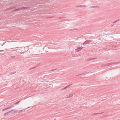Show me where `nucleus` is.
Masks as SVG:
<instances>
[{"label":"nucleus","instance_id":"13","mask_svg":"<svg viewBox=\"0 0 120 120\" xmlns=\"http://www.w3.org/2000/svg\"><path fill=\"white\" fill-rule=\"evenodd\" d=\"M8 109V107L7 108H4V109H3L2 110L3 111H5V110H7V109Z\"/></svg>","mask_w":120,"mask_h":120},{"label":"nucleus","instance_id":"16","mask_svg":"<svg viewBox=\"0 0 120 120\" xmlns=\"http://www.w3.org/2000/svg\"><path fill=\"white\" fill-rule=\"evenodd\" d=\"M119 20V19H118V20H116V21L114 22H112V23H115L116 22H117Z\"/></svg>","mask_w":120,"mask_h":120},{"label":"nucleus","instance_id":"15","mask_svg":"<svg viewBox=\"0 0 120 120\" xmlns=\"http://www.w3.org/2000/svg\"><path fill=\"white\" fill-rule=\"evenodd\" d=\"M96 7L95 6H91L90 7H89V8H95Z\"/></svg>","mask_w":120,"mask_h":120},{"label":"nucleus","instance_id":"22","mask_svg":"<svg viewBox=\"0 0 120 120\" xmlns=\"http://www.w3.org/2000/svg\"><path fill=\"white\" fill-rule=\"evenodd\" d=\"M14 49V48H11V49Z\"/></svg>","mask_w":120,"mask_h":120},{"label":"nucleus","instance_id":"24","mask_svg":"<svg viewBox=\"0 0 120 120\" xmlns=\"http://www.w3.org/2000/svg\"><path fill=\"white\" fill-rule=\"evenodd\" d=\"M3 51V50H0V52H1L2 51Z\"/></svg>","mask_w":120,"mask_h":120},{"label":"nucleus","instance_id":"6","mask_svg":"<svg viewBox=\"0 0 120 120\" xmlns=\"http://www.w3.org/2000/svg\"><path fill=\"white\" fill-rule=\"evenodd\" d=\"M74 94H70L68 95H66V98H69L71 97Z\"/></svg>","mask_w":120,"mask_h":120},{"label":"nucleus","instance_id":"18","mask_svg":"<svg viewBox=\"0 0 120 120\" xmlns=\"http://www.w3.org/2000/svg\"><path fill=\"white\" fill-rule=\"evenodd\" d=\"M101 113H94V115H96V114H100Z\"/></svg>","mask_w":120,"mask_h":120},{"label":"nucleus","instance_id":"21","mask_svg":"<svg viewBox=\"0 0 120 120\" xmlns=\"http://www.w3.org/2000/svg\"><path fill=\"white\" fill-rule=\"evenodd\" d=\"M82 6L80 5V6H77L76 7H82Z\"/></svg>","mask_w":120,"mask_h":120},{"label":"nucleus","instance_id":"7","mask_svg":"<svg viewBox=\"0 0 120 120\" xmlns=\"http://www.w3.org/2000/svg\"><path fill=\"white\" fill-rule=\"evenodd\" d=\"M16 51L17 52H19V51H18V50H20V49H21V48H19V47H16Z\"/></svg>","mask_w":120,"mask_h":120},{"label":"nucleus","instance_id":"11","mask_svg":"<svg viewBox=\"0 0 120 120\" xmlns=\"http://www.w3.org/2000/svg\"><path fill=\"white\" fill-rule=\"evenodd\" d=\"M15 106L13 105H11L9 107H8L9 109L11 108H12L13 107H14Z\"/></svg>","mask_w":120,"mask_h":120},{"label":"nucleus","instance_id":"4","mask_svg":"<svg viewBox=\"0 0 120 120\" xmlns=\"http://www.w3.org/2000/svg\"><path fill=\"white\" fill-rule=\"evenodd\" d=\"M84 48V47H78L77 48L75 49L76 51L77 52H79V51L81 50L82 49Z\"/></svg>","mask_w":120,"mask_h":120},{"label":"nucleus","instance_id":"14","mask_svg":"<svg viewBox=\"0 0 120 120\" xmlns=\"http://www.w3.org/2000/svg\"><path fill=\"white\" fill-rule=\"evenodd\" d=\"M20 101H19L18 102H17L16 103H14V105H16V104H18L20 102Z\"/></svg>","mask_w":120,"mask_h":120},{"label":"nucleus","instance_id":"19","mask_svg":"<svg viewBox=\"0 0 120 120\" xmlns=\"http://www.w3.org/2000/svg\"><path fill=\"white\" fill-rule=\"evenodd\" d=\"M23 111V110H20V111H19L18 112V113H19V112H22V111Z\"/></svg>","mask_w":120,"mask_h":120},{"label":"nucleus","instance_id":"23","mask_svg":"<svg viewBox=\"0 0 120 120\" xmlns=\"http://www.w3.org/2000/svg\"><path fill=\"white\" fill-rule=\"evenodd\" d=\"M82 74H80V75H77L76 76H79V75H82Z\"/></svg>","mask_w":120,"mask_h":120},{"label":"nucleus","instance_id":"10","mask_svg":"<svg viewBox=\"0 0 120 120\" xmlns=\"http://www.w3.org/2000/svg\"><path fill=\"white\" fill-rule=\"evenodd\" d=\"M16 73V71H14L13 72H11L9 74V75H12L13 74H15Z\"/></svg>","mask_w":120,"mask_h":120},{"label":"nucleus","instance_id":"26","mask_svg":"<svg viewBox=\"0 0 120 120\" xmlns=\"http://www.w3.org/2000/svg\"><path fill=\"white\" fill-rule=\"evenodd\" d=\"M3 45H2V46H3Z\"/></svg>","mask_w":120,"mask_h":120},{"label":"nucleus","instance_id":"25","mask_svg":"<svg viewBox=\"0 0 120 120\" xmlns=\"http://www.w3.org/2000/svg\"><path fill=\"white\" fill-rule=\"evenodd\" d=\"M59 19L61 18V17H59Z\"/></svg>","mask_w":120,"mask_h":120},{"label":"nucleus","instance_id":"1","mask_svg":"<svg viewBox=\"0 0 120 120\" xmlns=\"http://www.w3.org/2000/svg\"><path fill=\"white\" fill-rule=\"evenodd\" d=\"M27 52L32 54H35L37 53L36 49L33 48H31L28 49Z\"/></svg>","mask_w":120,"mask_h":120},{"label":"nucleus","instance_id":"2","mask_svg":"<svg viewBox=\"0 0 120 120\" xmlns=\"http://www.w3.org/2000/svg\"><path fill=\"white\" fill-rule=\"evenodd\" d=\"M29 8V7H22L21 8H20L18 9L14 10L12 11H19L21 10H23L24 9L25 10H27Z\"/></svg>","mask_w":120,"mask_h":120},{"label":"nucleus","instance_id":"8","mask_svg":"<svg viewBox=\"0 0 120 120\" xmlns=\"http://www.w3.org/2000/svg\"><path fill=\"white\" fill-rule=\"evenodd\" d=\"M97 58H89L88 59V60H94L95 59H97Z\"/></svg>","mask_w":120,"mask_h":120},{"label":"nucleus","instance_id":"5","mask_svg":"<svg viewBox=\"0 0 120 120\" xmlns=\"http://www.w3.org/2000/svg\"><path fill=\"white\" fill-rule=\"evenodd\" d=\"M11 111H9L8 112H6V113H5L4 114V116L6 117L8 116V115L11 112Z\"/></svg>","mask_w":120,"mask_h":120},{"label":"nucleus","instance_id":"12","mask_svg":"<svg viewBox=\"0 0 120 120\" xmlns=\"http://www.w3.org/2000/svg\"><path fill=\"white\" fill-rule=\"evenodd\" d=\"M70 86V85H68L67 86H66V87H64V88L63 89H62V90H64L66 89V88Z\"/></svg>","mask_w":120,"mask_h":120},{"label":"nucleus","instance_id":"17","mask_svg":"<svg viewBox=\"0 0 120 120\" xmlns=\"http://www.w3.org/2000/svg\"><path fill=\"white\" fill-rule=\"evenodd\" d=\"M78 29H72V30H77Z\"/></svg>","mask_w":120,"mask_h":120},{"label":"nucleus","instance_id":"9","mask_svg":"<svg viewBox=\"0 0 120 120\" xmlns=\"http://www.w3.org/2000/svg\"><path fill=\"white\" fill-rule=\"evenodd\" d=\"M112 64L111 63H109L108 64H105L104 65V66H108L109 65H110Z\"/></svg>","mask_w":120,"mask_h":120},{"label":"nucleus","instance_id":"20","mask_svg":"<svg viewBox=\"0 0 120 120\" xmlns=\"http://www.w3.org/2000/svg\"><path fill=\"white\" fill-rule=\"evenodd\" d=\"M56 69H52V70H49V71H53V70H56Z\"/></svg>","mask_w":120,"mask_h":120},{"label":"nucleus","instance_id":"3","mask_svg":"<svg viewBox=\"0 0 120 120\" xmlns=\"http://www.w3.org/2000/svg\"><path fill=\"white\" fill-rule=\"evenodd\" d=\"M91 41L90 40H88L86 41H85L83 44L84 45V44H88L89 43L91 42Z\"/></svg>","mask_w":120,"mask_h":120}]
</instances>
